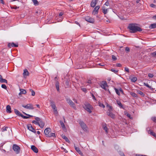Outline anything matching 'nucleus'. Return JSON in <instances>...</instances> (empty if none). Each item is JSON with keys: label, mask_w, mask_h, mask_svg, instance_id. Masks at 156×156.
<instances>
[{"label": "nucleus", "mask_w": 156, "mask_h": 156, "mask_svg": "<svg viewBox=\"0 0 156 156\" xmlns=\"http://www.w3.org/2000/svg\"><path fill=\"white\" fill-rule=\"evenodd\" d=\"M8 128V127H3L2 129V131H6L7 130V129Z\"/></svg>", "instance_id": "nucleus-49"}, {"label": "nucleus", "mask_w": 156, "mask_h": 156, "mask_svg": "<svg viewBox=\"0 0 156 156\" xmlns=\"http://www.w3.org/2000/svg\"><path fill=\"white\" fill-rule=\"evenodd\" d=\"M106 112L107 115L112 119H114L115 118V115L112 113V112Z\"/></svg>", "instance_id": "nucleus-13"}, {"label": "nucleus", "mask_w": 156, "mask_h": 156, "mask_svg": "<svg viewBox=\"0 0 156 156\" xmlns=\"http://www.w3.org/2000/svg\"><path fill=\"white\" fill-rule=\"evenodd\" d=\"M66 85L65 87L66 88L69 87V81L68 80H67L65 82Z\"/></svg>", "instance_id": "nucleus-27"}, {"label": "nucleus", "mask_w": 156, "mask_h": 156, "mask_svg": "<svg viewBox=\"0 0 156 156\" xmlns=\"http://www.w3.org/2000/svg\"><path fill=\"white\" fill-rule=\"evenodd\" d=\"M102 127L103 129L105 131L106 133H108V128L107 127L106 124L105 123L103 124Z\"/></svg>", "instance_id": "nucleus-20"}, {"label": "nucleus", "mask_w": 156, "mask_h": 156, "mask_svg": "<svg viewBox=\"0 0 156 156\" xmlns=\"http://www.w3.org/2000/svg\"><path fill=\"white\" fill-rule=\"evenodd\" d=\"M111 71L116 74L118 72V70H116L114 69H111Z\"/></svg>", "instance_id": "nucleus-40"}, {"label": "nucleus", "mask_w": 156, "mask_h": 156, "mask_svg": "<svg viewBox=\"0 0 156 156\" xmlns=\"http://www.w3.org/2000/svg\"><path fill=\"white\" fill-rule=\"evenodd\" d=\"M109 4L108 1H107L105 3V4L104 5H106V6H108L109 5Z\"/></svg>", "instance_id": "nucleus-59"}, {"label": "nucleus", "mask_w": 156, "mask_h": 156, "mask_svg": "<svg viewBox=\"0 0 156 156\" xmlns=\"http://www.w3.org/2000/svg\"><path fill=\"white\" fill-rule=\"evenodd\" d=\"M108 108V110L107 112H112V108L108 104H107L106 106Z\"/></svg>", "instance_id": "nucleus-23"}, {"label": "nucleus", "mask_w": 156, "mask_h": 156, "mask_svg": "<svg viewBox=\"0 0 156 156\" xmlns=\"http://www.w3.org/2000/svg\"><path fill=\"white\" fill-rule=\"evenodd\" d=\"M23 113L25 114V115L29 117H33V116L32 115H29L28 114H26V113L23 112Z\"/></svg>", "instance_id": "nucleus-53"}, {"label": "nucleus", "mask_w": 156, "mask_h": 156, "mask_svg": "<svg viewBox=\"0 0 156 156\" xmlns=\"http://www.w3.org/2000/svg\"><path fill=\"white\" fill-rule=\"evenodd\" d=\"M137 93L140 95L144 97L145 95V94L141 91L137 90H136Z\"/></svg>", "instance_id": "nucleus-26"}, {"label": "nucleus", "mask_w": 156, "mask_h": 156, "mask_svg": "<svg viewBox=\"0 0 156 156\" xmlns=\"http://www.w3.org/2000/svg\"><path fill=\"white\" fill-rule=\"evenodd\" d=\"M15 113L17 115L20 116V114H22L17 109H15L14 110Z\"/></svg>", "instance_id": "nucleus-24"}, {"label": "nucleus", "mask_w": 156, "mask_h": 156, "mask_svg": "<svg viewBox=\"0 0 156 156\" xmlns=\"http://www.w3.org/2000/svg\"><path fill=\"white\" fill-rule=\"evenodd\" d=\"M150 6L153 8H155L156 7V5L153 4H151L150 5Z\"/></svg>", "instance_id": "nucleus-51"}, {"label": "nucleus", "mask_w": 156, "mask_h": 156, "mask_svg": "<svg viewBox=\"0 0 156 156\" xmlns=\"http://www.w3.org/2000/svg\"><path fill=\"white\" fill-rule=\"evenodd\" d=\"M81 90L83 92H86L87 91V89L85 88H81Z\"/></svg>", "instance_id": "nucleus-57"}, {"label": "nucleus", "mask_w": 156, "mask_h": 156, "mask_svg": "<svg viewBox=\"0 0 156 156\" xmlns=\"http://www.w3.org/2000/svg\"><path fill=\"white\" fill-rule=\"evenodd\" d=\"M66 100L67 103L70 105V106L74 109H76V107L74 103L70 99L66 98Z\"/></svg>", "instance_id": "nucleus-4"}, {"label": "nucleus", "mask_w": 156, "mask_h": 156, "mask_svg": "<svg viewBox=\"0 0 156 156\" xmlns=\"http://www.w3.org/2000/svg\"><path fill=\"white\" fill-rule=\"evenodd\" d=\"M23 75L24 77H25V76H29V73L27 69H26L24 70Z\"/></svg>", "instance_id": "nucleus-19"}, {"label": "nucleus", "mask_w": 156, "mask_h": 156, "mask_svg": "<svg viewBox=\"0 0 156 156\" xmlns=\"http://www.w3.org/2000/svg\"><path fill=\"white\" fill-rule=\"evenodd\" d=\"M116 102L117 104L121 108H123L122 105L120 101H117Z\"/></svg>", "instance_id": "nucleus-31"}, {"label": "nucleus", "mask_w": 156, "mask_h": 156, "mask_svg": "<svg viewBox=\"0 0 156 156\" xmlns=\"http://www.w3.org/2000/svg\"><path fill=\"white\" fill-rule=\"evenodd\" d=\"M100 6L99 5L96 6L92 11V14L94 15L97 14L98 13V10Z\"/></svg>", "instance_id": "nucleus-11"}, {"label": "nucleus", "mask_w": 156, "mask_h": 156, "mask_svg": "<svg viewBox=\"0 0 156 156\" xmlns=\"http://www.w3.org/2000/svg\"><path fill=\"white\" fill-rule=\"evenodd\" d=\"M125 71L129 73V68L127 67H125Z\"/></svg>", "instance_id": "nucleus-56"}, {"label": "nucleus", "mask_w": 156, "mask_h": 156, "mask_svg": "<svg viewBox=\"0 0 156 156\" xmlns=\"http://www.w3.org/2000/svg\"><path fill=\"white\" fill-rule=\"evenodd\" d=\"M35 119L36 121H38L39 124H38V125L40 126L41 128H43L45 124L44 122L39 117H36Z\"/></svg>", "instance_id": "nucleus-3"}, {"label": "nucleus", "mask_w": 156, "mask_h": 156, "mask_svg": "<svg viewBox=\"0 0 156 156\" xmlns=\"http://www.w3.org/2000/svg\"><path fill=\"white\" fill-rule=\"evenodd\" d=\"M112 59L113 61H115L117 59L116 57L114 55H112Z\"/></svg>", "instance_id": "nucleus-44"}, {"label": "nucleus", "mask_w": 156, "mask_h": 156, "mask_svg": "<svg viewBox=\"0 0 156 156\" xmlns=\"http://www.w3.org/2000/svg\"><path fill=\"white\" fill-rule=\"evenodd\" d=\"M13 150L16 152V154H19L20 151V147L16 144H13L12 147Z\"/></svg>", "instance_id": "nucleus-5"}, {"label": "nucleus", "mask_w": 156, "mask_h": 156, "mask_svg": "<svg viewBox=\"0 0 156 156\" xmlns=\"http://www.w3.org/2000/svg\"><path fill=\"white\" fill-rule=\"evenodd\" d=\"M60 125L62 128L65 129L66 128L63 122H62V121H60Z\"/></svg>", "instance_id": "nucleus-34"}, {"label": "nucleus", "mask_w": 156, "mask_h": 156, "mask_svg": "<svg viewBox=\"0 0 156 156\" xmlns=\"http://www.w3.org/2000/svg\"><path fill=\"white\" fill-rule=\"evenodd\" d=\"M149 133H150L151 135H152L153 136L155 137L156 138V134L153 132L152 130H150L149 131Z\"/></svg>", "instance_id": "nucleus-32"}, {"label": "nucleus", "mask_w": 156, "mask_h": 156, "mask_svg": "<svg viewBox=\"0 0 156 156\" xmlns=\"http://www.w3.org/2000/svg\"><path fill=\"white\" fill-rule=\"evenodd\" d=\"M101 87L105 90H106V87H108L107 83L105 81H102L99 83Z\"/></svg>", "instance_id": "nucleus-6"}, {"label": "nucleus", "mask_w": 156, "mask_h": 156, "mask_svg": "<svg viewBox=\"0 0 156 156\" xmlns=\"http://www.w3.org/2000/svg\"><path fill=\"white\" fill-rule=\"evenodd\" d=\"M99 105L100 107H102L103 108H104L105 107V105L101 103L100 102L99 103Z\"/></svg>", "instance_id": "nucleus-45"}, {"label": "nucleus", "mask_w": 156, "mask_h": 156, "mask_svg": "<svg viewBox=\"0 0 156 156\" xmlns=\"http://www.w3.org/2000/svg\"><path fill=\"white\" fill-rule=\"evenodd\" d=\"M33 129H31V130L30 131L32 132H33L35 133H36V131L35 130V129H34V128H33Z\"/></svg>", "instance_id": "nucleus-62"}, {"label": "nucleus", "mask_w": 156, "mask_h": 156, "mask_svg": "<svg viewBox=\"0 0 156 156\" xmlns=\"http://www.w3.org/2000/svg\"><path fill=\"white\" fill-rule=\"evenodd\" d=\"M114 89L115 90V91L116 94L119 96L120 95V93L119 92V90L118 89H117V88H116L115 87L114 88Z\"/></svg>", "instance_id": "nucleus-36"}, {"label": "nucleus", "mask_w": 156, "mask_h": 156, "mask_svg": "<svg viewBox=\"0 0 156 156\" xmlns=\"http://www.w3.org/2000/svg\"><path fill=\"white\" fill-rule=\"evenodd\" d=\"M137 80V78L136 77H133L131 79V81L133 82H135Z\"/></svg>", "instance_id": "nucleus-39"}, {"label": "nucleus", "mask_w": 156, "mask_h": 156, "mask_svg": "<svg viewBox=\"0 0 156 156\" xmlns=\"http://www.w3.org/2000/svg\"><path fill=\"white\" fill-rule=\"evenodd\" d=\"M20 92L19 94V95L22 94H25L26 93V90L24 89H20Z\"/></svg>", "instance_id": "nucleus-22"}, {"label": "nucleus", "mask_w": 156, "mask_h": 156, "mask_svg": "<svg viewBox=\"0 0 156 156\" xmlns=\"http://www.w3.org/2000/svg\"><path fill=\"white\" fill-rule=\"evenodd\" d=\"M144 85H145V86H147L149 88L151 89V87H150L149 85H148V84L147 83H144ZM152 89H153L152 88Z\"/></svg>", "instance_id": "nucleus-52"}, {"label": "nucleus", "mask_w": 156, "mask_h": 156, "mask_svg": "<svg viewBox=\"0 0 156 156\" xmlns=\"http://www.w3.org/2000/svg\"><path fill=\"white\" fill-rule=\"evenodd\" d=\"M122 65L120 63H117L116 64V66L117 67H121Z\"/></svg>", "instance_id": "nucleus-58"}, {"label": "nucleus", "mask_w": 156, "mask_h": 156, "mask_svg": "<svg viewBox=\"0 0 156 156\" xmlns=\"http://www.w3.org/2000/svg\"><path fill=\"white\" fill-rule=\"evenodd\" d=\"M151 119L153 122L156 123V117H152L151 118Z\"/></svg>", "instance_id": "nucleus-46"}, {"label": "nucleus", "mask_w": 156, "mask_h": 156, "mask_svg": "<svg viewBox=\"0 0 156 156\" xmlns=\"http://www.w3.org/2000/svg\"><path fill=\"white\" fill-rule=\"evenodd\" d=\"M156 27V23H153L151 24L149 27V28L150 29H153Z\"/></svg>", "instance_id": "nucleus-30"}, {"label": "nucleus", "mask_w": 156, "mask_h": 156, "mask_svg": "<svg viewBox=\"0 0 156 156\" xmlns=\"http://www.w3.org/2000/svg\"><path fill=\"white\" fill-rule=\"evenodd\" d=\"M51 129L50 128H47L45 129L44 133L46 136H47L51 132Z\"/></svg>", "instance_id": "nucleus-15"}, {"label": "nucleus", "mask_w": 156, "mask_h": 156, "mask_svg": "<svg viewBox=\"0 0 156 156\" xmlns=\"http://www.w3.org/2000/svg\"><path fill=\"white\" fill-rule=\"evenodd\" d=\"M33 129H31V130L30 131L32 132H33L35 133H36V131L35 130V129H34V128H33Z\"/></svg>", "instance_id": "nucleus-63"}, {"label": "nucleus", "mask_w": 156, "mask_h": 156, "mask_svg": "<svg viewBox=\"0 0 156 156\" xmlns=\"http://www.w3.org/2000/svg\"><path fill=\"white\" fill-rule=\"evenodd\" d=\"M30 91L31 92L32 96H34L35 95V92L32 89H30Z\"/></svg>", "instance_id": "nucleus-38"}, {"label": "nucleus", "mask_w": 156, "mask_h": 156, "mask_svg": "<svg viewBox=\"0 0 156 156\" xmlns=\"http://www.w3.org/2000/svg\"><path fill=\"white\" fill-rule=\"evenodd\" d=\"M33 129H31V130L30 131L32 132H33L35 133H36V131L35 130V129H34V128H33Z\"/></svg>", "instance_id": "nucleus-64"}, {"label": "nucleus", "mask_w": 156, "mask_h": 156, "mask_svg": "<svg viewBox=\"0 0 156 156\" xmlns=\"http://www.w3.org/2000/svg\"><path fill=\"white\" fill-rule=\"evenodd\" d=\"M1 86L2 88H4L5 89H7V87L5 84H2Z\"/></svg>", "instance_id": "nucleus-50"}, {"label": "nucleus", "mask_w": 156, "mask_h": 156, "mask_svg": "<svg viewBox=\"0 0 156 156\" xmlns=\"http://www.w3.org/2000/svg\"><path fill=\"white\" fill-rule=\"evenodd\" d=\"M102 12L104 13V14H105L107 13L108 9H105L104 8V6H103L102 7Z\"/></svg>", "instance_id": "nucleus-35"}, {"label": "nucleus", "mask_w": 156, "mask_h": 156, "mask_svg": "<svg viewBox=\"0 0 156 156\" xmlns=\"http://www.w3.org/2000/svg\"><path fill=\"white\" fill-rule=\"evenodd\" d=\"M151 55L153 57H156V51L154 52L151 53Z\"/></svg>", "instance_id": "nucleus-41"}, {"label": "nucleus", "mask_w": 156, "mask_h": 156, "mask_svg": "<svg viewBox=\"0 0 156 156\" xmlns=\"http://www.w3.org/2000/svg\"><path fill=\"white\" fill-rule=\"evenodd\" d=\"M0 82L2 83H7V81L5 79H2L1 80Z\"/></svg>", "instance_id": "nucleus-37"}, {"label": "nucleus", "mask_w": 156, "mask_h": 156, "mask_svg": "<svg viewBox=\"0 0 156 156\" xmlns=\"http://www.w3.org/2000/svg\"><path fill=\"white\" fill-rule=\"evenodd\" d=\"M131 95L133 97H137V95L135 93L132 92L131 93Z\"/></svg>", "instance_id": "nucleus-42"}, {"label": "nucleus", "mask_w": 156, "mask_h": 156, "mask_svg": "<svg viewBox=\"0 0 156 156\" xmlns=\"http://www.w3.org/2000/svg\"><path fill=\"white\" fill-rule=\"evenodd\" d=\"M135 24H129L128 26V28L131 31V33H136L137 31L140 32L142 31V29L140 27L136 26Z\"/></svg>", "instance_id": "nucleus-1"}, {"label": "nucleus", "mask_w": 156, "mask_h": 156, "mask_svg": "<svg viewBox=\"0 0 156 156\" xmlns=\"http://www.w3.org/2000/svg\"><path fill=\"white\" fill-rule=\"evenodd\" d=\"M79 124L82 128L84 131H87V125L83 121H80Z\"/></svg>", "instance_id": "nucleus-7"}, {"label": "nucleus", "mask_w": 156, "mask_h": 156, "mask_svg": "<svg viewBox=\"0 0 156 156\" xmlns=\"http://www.w3.org/2000/svg\"><path fill=\"white\" fill-rule=\"evenodd\" d=\"M119 91H120L122 94H123V91L122 88H120L119 89Z\"/></svg>", "instance_id": "nucleus-60"}, {"label": "nucleus", "mask_w": 156, "mask_h": 156, "mask_svg": "<svg viewBox=\"0 0 156 156\" xmlns=\"http://www.w3.org/2000/svg\"><path fill=\"white\" fill-rule=\"evenodd\" d=\"M98 0H92L91 4L90 6L92 7H94L98 3Z\"/></svg>", "instance_id": "nucleus-14"}, {"label": "nucleus", "mask_w": 156, "mask_h": 156, "mask_svg": "<svg viewBox=\"0 0 156 156\" xmlns=\"http://www.w3.org/2000/svg\"><path fill=\"white\" fill-rule=\"evenodd\" d=\"M31 149L35 153L38 152V149L34 145H32L31 147Z\"/></svg>", "instance_id": "nucleus-16"}, {"label": "nucleus", "mask_w": 156, "mask_h": 156, "mask_svg": "<svg viewBox=\"0 0 156 156\" xmlns=\"http://www.w3.org/2000/svg\"><path fill=\"white\" fill-rule=\"evenodd\" d=\"M148 76L150 78H152L153 77L154 75L152 74L149 73L148 74Z\"/></svg>", "instance_id": "nucleus-54"}, {"label": "nucleus", "mask_w": 156, "mask_h": 156, "mask_svg": "<svg viewBox=\"0 0 156 156\" xmlns=\"http://www.w3.org/2000/svg\"><path fill=\"white\" fill-rule=\"evenodd\" d=\"M8 46L9 48H11L12 47H17L18 46V44H15L14 42L11 43H9L8 45Z\"/></svg>", "instance_id": "nucleus-12"}, {"label": "nucleus", "mask_w": 156, "mask_h": 156, "mask_svg": "<svg viewBox=\"0 0 156 156\" xmlns=\"http://www.w3.org/2000/svg\"><path fill=\"white\" fill-rule=\"evenodd\" d=\"M32 122L35 124H37L38 125V124H39V122L38 121H37L36 120H33V121H32Z\"/></svg>", "instance_id": "nucleus-47"}, {"label": "nucleus", "mask_w": 156, "mask_h": 156, "mask_svg": "<svg viewBox=\"0 0 156 156\" xmlns=\"http://www.w3.org/2000/svg\"><path fill=\"white\" fill-rule=\"evenodd\" d=\"M62 137L64 139V140H65V141L68 142V143H69L70 142V141L69 140V139H68V138L65 135H62Z\"/></svg>", "instance_id": "nucleus-29"}, {"label": "nucleus", "mask_w": 156, "mask_h": 156, "mask_svg": "<svg viewBox=\"0 0 156 156\" xmlns=\"http://www.w3.org/2000/svg\"><path fill=\"white\" fill-rule=\"evenodd\" d=\"M50 106L53 110L54 114L56 115H57L58 114L57 109L56 106L55 102L52 101H50Z\"/></svg>", "instance_id": "nucleus-2"}, {"label": "nucleus", "mask_w": 156, "mask_h": 156, "mask_svg": "<svg viewBox=\"0 0 156 156\" xmlns=\"http://www.w3.org/2000/svg\"><path fill=\"white\" fill-rule=\"evenodd\" d=\"M127 116L128 117H129L130 119H132V118L131 117V115L130 114H129V113L127 114Z\"/></svg>", "instance_id": "nucleus-61"}, {"label": "nucleus", "mask_w": 156, "mask_h": 156, "mask_svg": "<svg viewBox=\"0 0 156 156\" xmlns=\"http://www.w3.org/2000/svg\"><path fill=\"white\" fill-rule=\"evenodd\" d=\"M83 108L86 111L90 113L92 111L91 110V106L89 104H87L85 105Z\"/></svg>", "instance_id": "nucleus-9"}, {"label": "nucleus", "mask_w": 156, "mask_h": 156, "mask_svg": "<svg viewBox=\"0 0 156 156\" xmlns=\"http://www.w3.org/2000/svg\"><path fill=\"white\" fill-rule=\"evenodd\" d=\"M55 86L56 88V89L57 90V91H59V83L58 81H56V82H55Z\"/></svg>", "instance_id": "nucleus-25"}, {"label": "nucleus", "mask_w": 156, "mask_h": 156, "mask_svg": "<svg viewBox=\"0 0 156 156\" xmlns=\"http://www.w3.org/2000/svg\"><path fill=\"white\" fill-rule=\"evenodd\" d=\"M27 127L28 129L30 130V131L31 130V129H33V127H32V125L30 124H28L27 126Z\"/></svg>", "instance_id": "nucleus-28"}, {"label": "nucleus", "mask_w": 156, "mask_h": 156, "mask_svg": "<svg viewBox=\"0 0 156 156\" xmlns=\"http://www.w3.org/2000/svg\"><path fill=\"white\" fill-rule=\"evenodd\" d=\"M20 116L22 118H23L24 119H27L29 118V117H28L26 116H24L22 114H20Z\"/></svg>", "instance_id": "nucleus-43"}, {"label": "nucleus", "mask_w": 156, "mask_h": 156, "mask_svg": "<svg viewBox=\"0 0 156 156\" xmlns=\"http://www.w3.org/2000/svg\"><path fill=\"white\" fill-rule=\"evenodd\" d=\"M6 112L9 113H11L12 112L11 111V108L9 105H7L6 107Z\"/></svg>", "instance_id": "nucleus-17"}, {"label": "nucleus", "mask_w": 156, "mask_h": 156, "mask_svg": "<svg viewBox=\"0 0 156 156\" xmlns=\"http://www.w3.org/2000/svg\"><path fill=\"white\" fill-rule=\"evenodd\" d=\"M34 5L35 6L38 5H39L38 2L37 0H32Z\"/></svg>", "instance_id": "nucleus-33"}, {"label": "nucleus", "mask_w": 156, "mask_h": 156, "mask_svg": "<svg viewBox=\"0 0 156 156\" xmlns=\"http://www.w3.org/2000/svg\"><path fill=\"white\" fill-rule=\"evenodd\" d=\"M74 147L76 152L79 154H80L82 156H83V154L82 153L81 151L80 148L79 147H76L75 146H74Z\"/></svg>", "instance_id": "nucleus-18"}, {"label": "nucleus", "mask_w": 156, "mask_h": 156, "mask_svg": "<svg viewBox=\"0 0 156 156\" xmlns=\"http://www.w3.org/2000/svg\"><path fill=\"white\" fill-rule=\"evenodd\" d=\"M46 137H55V133H49L48 135H47L46 136Z\"/></svg>", "instance_id": "nucleus-21"}, {"label": "nucleus", "mask_w": 156, "mask_h": 156, "mask_svg": "<svg viewBox=\"0 0 156 156\" xmlns=\"http://www.w3.org/2000/svg\"><path fill=\"white\" fill-rule=\"evenodd\" d=\"M85 19L86 21L91 23H94V19L89 16H86L85 18Z\"/></svg>", "instance_id": "nucleus-8"}, {"label": "nucleus", "mask_w": 156, "mask_h": 156, "mask_svg": "<svg viewBox=\"0 0 156 156\" xmlns=\"http://www.w3.org/2000/svg\"><path fill=\"white\" fill-rule=\"evenodd\" d=\"M119 154L121 156H125V155H124L123 152L120 151L119 152Z\"/></svg>", "instance_id": "nucleus-55"}, {"label": "nucleus", "mask_w": 156, "mask_h": 156, "mask_svg": "<svg viewBox=\"0 0 156 156\" xmlns=\"http://www.w3.org/2000/svg\"><path fill=\"white\" fill-rule=\"evenodd\" d=\"M125 51L126 52H128L130 51V49L128 47H126L125 48Z\"/></svg>", "instance_id": "nucleus-48"}, {"label": "nucleus", "mask_w": 156, "mask_h": 156, "mask_svg": "<svg viewBox=\"0 0 156 156\" xmlns=\"http://www.w3.org/2000/svg\"><path fill=\"white\" fill-rule=\"evenodd\" d=\"M22 106L23 107L32 110L34 109L33 105L30 104H28L26 105H22Z\"/></svg>", "instance_id": "nucleus-10"}]
</instances>
